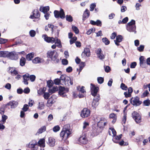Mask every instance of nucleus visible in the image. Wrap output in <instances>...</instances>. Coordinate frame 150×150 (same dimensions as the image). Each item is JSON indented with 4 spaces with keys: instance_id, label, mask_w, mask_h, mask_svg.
Returning a JSON list of instances; mask_svg holds the SVG:
<instances>
[{
    "instance_id": "f257e3e1",
    "label": "nucleus",
    "mask_w": 150,
    "mask_h": 150,
    "mask_svg": "<svg viewBox=\"0 0 150 150\" xmlns=\"http://www.w3.org/2000/svg\"><path fill=\"white\" fill-rule=\"evenodd\" d=\"M24 52H17L15 51L9 52L6 51H0V57L6 58L12 60H16L19 58V54H23Z\"/></svg>"
},
{
    "instance_id": "f03ea898",
    "label": "nucleus",
    "mask_w": 150,
    "mask_h": 150,
    "mask_svg": "<svg viewBox=\"0 0 150 150\" xmlns=\"http://www.w3.org/2000/svg\"><path fill=\"white\" fill-rule=\"evenodd\" d=\"M47 58L51 59L53 64H58L59 62V60L58 57V54L55 50L48 51L47 53Z\"/></svg>"
},
{
    "instance_id": "7ed1b4c3",
    "label": "nucleus",
    "mask_w": 150,
    "mask_h": 150,
    "mask_svg": "<svg viewBox=\"0 0 150 150\" xmlns=\"http://www.w3.org/2000/svg\"><path fill=\"white\" fill-rule=\"evenodd\" d=\"M70 126L69 125H67L64 126L62 130L60 133V135L62 139H66L71 134Z\"/></svg>"
},
{
    "instance_id": "20e7f679",
    "label": "nucleus",
    "mask_w": 150,
    "mask_h": 150,
    "mask_svg": "<svg viewBox=\"0 0 150 150\" xmlns=\"http://www.w3.org/2000/svg\"><path fill=\"white\" fill-rule=\"evenodd\" d=\"M54 13V16L56 18H58L60 17L61 19L64 18L65 17V13L64 10L62 8H60V11L57 10H55Z\"/></svg>"
},
{
    "instance_id": "39448f33",
    "label": "nucleus",
    "mask_w": 150,
    "mask_h": 150,
    "mask_svg": "<svg viewBox=\"0 0 150 150\" xmlns=\"http://www.w3.org/2000/svg\"><path fill=\"white\" fill-rule=\"evenodd\" d=\"M130 101L131 103L133 106H135L140 105L142 103V101L139 100V98L138 96H136L134 98L132 97Z\"/></svg>"
},
{
    "instance_id": "423d86ee",
    "label": "nucleus",
    "mask_w": 150,
    "mask_h": 150,
    "mask_svg": "<svg viewBox=\"0 0 150 150\" xmlns=\"http://www.w3.org/2000/svg\"><path fill=\"white\" fill-rule=\"evenodd\" d=\"M132 116L137 123H139L141 122V115L137 112L134 111L132 113Z\"/></svg>"
},
{
    "instance_id": "0eeeda50",
    "label": "nucleus",
    "mask_w": 150,
    "mask_h": 150,
    "mask_svg": "<svg viewBox=\"0 0 150 150\" xmlns=\"http://www.w3.org/2000/svg\"><path fill=\"white\" fill-rule=\"evenodd\" d=\"M91 94L94 97H95L98 95L97 92L99 90V87L96 86L94 85L92 83L91 84Z\"/></svg>"
},
{
    "instance_id": "6e6552de",
    "label": "nucleus",
    "mask_w": 150,
    "mask_h": 150,
    "mask_svg": "<svg viewBox=\"0 0 150 150\" xmlns=\"http://www.w3.org/2000/svg\"><path fill=\"white\" fill-rule=\"evenodd\" d=\"M28 146L31 150H37L38 146L37 141L35 140H32L29 143Z\"/></svg>"
},
{
    "instance_id": "1a4fd4ad",
    "label": "nucleus",
    "mask_w": 150,
    "mask_h": 150,
    "mask_svg": "<svg viewBox=\"0 0 150 150\" xmlns=\"http://www.w3.org/2000/svg\"><path fill=\"white\" fill-rule=\"evenodd\" d=\"M18 105V102L15 100L9 101L5 105V107H7V106H10L11 109H14L16 108Z\"/></svg>"
},
{
    "instance_id": "9d476101",
    "label": "nucleus",
    "mask_w": 150,
    "mask_h": 150,
    "mask_svg": "<svg viewBox=\"0 0 150 150\" xmlns=\"http://www.w3.org/2000/svg\"><path fill=\"white\" fill-rule=\"evenodd\" d=\"M90 110L87 108H85L81 111V116L83 118L87 117L90 115Z\"/></svg>"
},
{
    "instance_id": "9b49d317",
    "label": "nucleus",
    "mask_w": 150,
    "mask_h": 150,
    "mask_svg": "<svg viewBox=\"0 0 150 150\" xmlns=\"http://www.w3.org/2000/svg\"><path fill=\"white\" fill-rule=\"evenodd\" d=\"M100 99V98L99 94L94 97L92 103V107L94 108H96L99 104V100Z\"/></svg>"
},
{
    "instance_id": "f8f14e48",
    "label": "nucleus",
    "mask_w": 150,
    "mask_h": 150,
    "mask_svg": "<svg viewBox=\"0 0 150 150\" xmlns=\"http://www.w3.org/2000/svg\"><path fill=\"white\" fill-rule=\"evenodd\" d=\"M45 41L48 43H50L52 44L54 43L55 39L53 37H49L46 35H44L42 36Z\"/></svg>"
},
{
    "instance_id": "ddd939ff",
    "label": "nucleus",
    "mask_w": 150,
    "mask_h": 150,
    "mask_svg": "<svg viewBox=\"0 0 150 150\" xmlns=\"http://www.w3.org/2000/svg\"><path fill=\"white\" fill-rule=\"evenodd\" d=\"M98 57L101 60H103L105 58V56L102 53V51L101 48H98L96 52Z\"/></svg>"
},
{
    "instance_id": "4468645a",
    "label": "nucleus",
    "mask_w": 150,
    "mask_h": 150,
    "mask_svg": "<svg viewBox=\"0 0 150 150\" xmlns=\"http://www.w3.org/2000/svg\"><path fill=\"white\" fill-rule=\"evenodd\" d=\"M32 13L33 14L30 16V18L31 19H33L34 18H39L40 17V14L39 11L38 10H34Z\"/></svg>"
},
{
    "instance_id": "2eb2a0df",
    "label": "nucleus",
    "mask_w": 150,
    "mask_h": 150,
    "mask_svg": "<svg viewBox=\"0 0 150 150\" xmlns=\"http://www.w3.org/2000/svg\"><path fill=\"white\" fill-rule=\"evenodd\" d=\"M65 87H64L60 86L59 87V90L58 92L59 94L62 97H66L67 96L66 94H64L65 93L64 92Z\"/></svg>"
},
{
    "instance_id": "dca6fc26",
    "label": "nucleus",
    "mask_w": 150,
    "mask_h": 150,
    "mask_svg": "<svg viewBox=\"0 0 150 150\" xmlns=\"http://www.w3.org/2000/svg\"><path fill=\"white\" fill-rule=\"evenodd\" d=\"M89 16L90 11L87 9H86L84 11L83 15L82 21L83 22H84L86 19L88 18Z\"/></svg>"
},
{
    "instance_id": "f3484780",
    "label": "nucleus",
    "mask_w": 150,
    "mask_h": 150,
    "mask_svg": "<svg viewBox=\"0 0 150 150\" xmlns=\"http://www.w3.org/2000/svg\"><path fill=\"white\" fill-rule=\"evenodd\" d=\"M123 39L122 35H119L117 36L115 40H114L115 44L117 46L120 45L119 43L121 42Z\"/></svg>"
},
{
    "instance_id": "a211bd4d",
    "label": "nucleus",
    "mask_w": 150,
    "mask_h": 150,
    "mask_svg": "<svg viewBox=\"0 0 150 150\" xmlns=\"http://www.w3.org/2000/svg\"><path fill=\"white\" fill-rule=\"evenodd\" d=\"M69 79V77H68L66 74H62L60 77V81H63V82L65 84V83H66V84L68 85V79Z\"/></svg>"
},
{
    "instance_id": "6ab92c4d",
    "label": "nucleus",
    "mask_w": 150,
    "mask_h": 150,
    "mask_svg": "<svg viewBox=\"0 0 150 150\" xmlns=\"http://www.w3.org/2000/svg\"><path fill=\"white\" fill-rule=\"evenodd\" d=\"M55 139L52 137H50L48 138V141L47 143L49 146H53L55 145Z\"/></svg>"
},
{
    "instance_id": "aec40b11",
    "label": "nucleus",
    "mask_w": 150,
    "mask_h": 150,
    "mask_svg": "<svg viewBox=\"0 0 150 150\" xmlns=\"http://www.w3.org/2000/svg\"><path fill=\"white\" fill-rule=\"evenodd\" d=\"M79 141L81 143L84 144H86L88 142L87 139L86 138V136L84 135L79 137Z\"/></svg>"
},
{
    "instance_id": "412c9836",
    "label": "nucleus",
    "mask_w": 150,
    "mask_h": 150,
    "mask_svg": "<svg viewBox=\"0 0 150 150\" xmlns=\"http://www.w3.org/2000/svg\"><path fill=\"white\" fill-rule=\"evenodd\" d=\"M127 30L129 32H134L136 33V31H135L136 29V26L135 25L134 26H126Z\"/></svg>"
},
{
    "instance_id": "4be33fe9",
    "label": "nucleus",
    "mask_w": 150,
    "mask_h": 150,
    "mask_svg": "<svg viewBox=\"0 0 150 150\" xmlns=\"http://www.w3.org/2000/svg\"><path fill=\"white\" fill-rule=\"evenodd\" d=\"M23 82L25 84L28 85V81L29 79V74H28L26 73L23 76Z\"/></svg>"
},
{
    "instance_id": "5701e85b",
    "label": "nucleus",
    "mask_w": 150,
    "mask_h": 150,
    "mask_svg": "<svg viewBox=\"0 0 150 150\" xmlns=\"http://www.w3.org/2000/svg\"><path fill=\"white\" fill-rule=\"evenodd\" d=\"M49 10L50 7L49 6H46L43 7H41L40 8V11L43 12L44 13H47Z\"/></svg>"
},
{
    "instance_id": "b1692460",
    "label": "nucleus",
    "mask_w": 150,
    "mask_h": 150,
    "mask_svg": "<svg viewBox=\"0 0 150 150\" xmlns=\"http://www.w3.org/2000/svg\"><path fill=\"white\" fill-rule=\"evenodd\" d=\"M74 78L73 77H69V79H68V85L66 84V83H65V85L67 87L69 86L70 85H72L73 84V81H74Z\"/></svg>"
},
{
    "instance_id": "393cba45",
    "label": "nucleus",
    "mask_w": 150,
    "mask_h": 150,
    "mask_svg": "<svg viewBox=\"0 0 150 150\" xmlns=\"http://www.w3.org/2000/svg\"><path fill=\"white\" fill-rule=\"evenodd\" d=\"M83 54H84L87 57H89L90 55V52L89 49L88 48H85L82 54V55H83Z\"/></svg>"
},
{
    "instance_id": "a878e982",
    "label": "nucleus",
    "mask_w": 150,
    "mask_h": 150,
    "mask_svg": "<svg viewBox=\"0 0 150 150\" xmlns=\"http://www.w3.org/2000/svg\"><path fill=\"white\" fill-rule=\"evenodd\" d=\"M54 39H55V41L54 43H55V44H57V46L59 48H61L62 45L61 44L60 40L59 39H58L57 37H55Z\"/></svg>"
},
{
    "instance_id": "bb28decb",
    "label": "nucleus",
    "mask_w": 150,
    "mask_h": 150,
    "mask_svg": "<svg viewBox=\"0 0 150 150\" xmlns=\"http://www.w3.org/2000/svg\"><path fill=\"white\" fill-rule=\"evenodd\" d=\"M42 60L43 59H42L38 57H37L33 60L32 62L34 64H37L41 63Z\"/></svg>"
},
{
    "instance_id": "cd10ccee",
    "label": "nucleus",
    "mask_w": 150,
    "mask_h": 150,
    "mask_svg": "<svg viewBox=\"0 0 150 150\" xmlns=\"http://www.w3.org/2000/svg\"><path fill=\"white\" fill-rule=\"evenodd\" d=\"M122 136V134H121L117 136L114 137H113L112 139L113 141L115 143H118L119 140L121 138Z\"/></svg>"
},
{
    "instance_id": "c85d7f7f",
    "label": "nucleus",
    "mask_w": 150,
    "mask_h": 150,
    "mask_svg": "<svg viewBox=\"0 0 150 150\" xmlns=\"http://www.w3.org/2000/svg\"><path fill=\"white\" fill-rule=\"evenodd\" d=\"M34 53L31 52L28 54L26 56V59L28 61H30L34 57Z\"/></svg>"
},
{
    "instance_id": "c756f323",
    "label": "nucleus",
    "mask_w": 150,
    "mask_h": 150,
    "mask_svg": "<svg viewBox=\"0 0 150 150\" xmlns=\"http://www.w3.org/2000/svg\"><path fill=\"white\" fill-rule=\"evenodd\" d=\"M26 61V59L25 58L22 57L20 59V64L22 67L25 65Z\"/></svg>"
},
{
    "instance_id": "7c9ffc66",
    "label": "nucleus",
    "mask_w": 150,
    "mask_h": 150,
    "mask_svg": "<svg viewBox=\"0 0 150 150\" xmlns=\"http://www.w3.org/2000/svg\"><path fill=\"white\" fill-rule=\"evenodd\" d=\"M45 139H42L38 141L37 144H38L40 146H41L43 147H44L45 146Z\"/></svg>"
},
{
    "instance_id": "2f4dec72",
    "label": "nucleus",
    "mask_w": 150,
    "mask_h": 150,
    "mask_svg": "<svg viewBox=\"0 0 150 150\" xmlns=\"http://www.w3.org/2000/svg\"><path fill=\"white\" fill-rule=\"evenodd\" d=\"M58 90V88L57 86H54L52 89H49V93L52 94L54 93L55 92Z\"/></svg>"
},
{
    "instance_id": "473e14b6",
    "label": "nucleus",
    "mask_w": 150,
    "mask_h": 150,
    "mask_svg": "<svg viewBox=\"0 0 150 150\" xmlns=\"http://www.w3.org/2000/svg\"><path fill=\"white\" fill-rule=\"evenodd\" d=\"M128 20V17H126L123 18L122 21L121 20L118 21V23L119 24H125L126 23Z\"/></svg>"
},
{
    "instance_id": "72a5a7b5",
    "label": "nucleus",
    "mask_w": 150,
    "mask_h": 150,
    "mask_svg": "<svg viewBox=\"0 0 150 150\" xmlns=\"http://www.w3.org/2000/svg\"><path fill=\"white\" fill-rule=\"evenodd\" d=\"M46 129V128L45 126H43L38 130L37 133L39 134H41L45 131Z\"/></svg>"
},
{
    "instance_id": "f704fd0d",
    "label": "nucleus",
    "mask_w": 150,
    "mask_h": 150,
    "mask_svg": "<svg viewBox=\"0 0 150 150\" xmlns=\"http://www.w3.org/2000/svg\"><path fill=\"white\" fill-rule=\"evenodd\" d=\"M102 40V42L104 43L106 45H108L110 43L109 40L106 37L103 38Z\"/></svg>"
},
{
    "instance_id": "c9c22d12",
    "label": "nucleus",
    "mask_w": 150,
    "mask_h": 150,
    "mask_svg": "<svg viewBox=\"0 0 150 150\" xmlns=\"http://www.w3.org/2000/svg\"><path fill=\"white\" fill-rule=\"evenodd\" d=\"M66 20L69 22H71L73 21L72 17L70 15H67L66 16Z\"/></svg>"
},
{
    "instance_id": "e433bc0d",
    "label": "nucleus",
    "mask_w": 150,
    "mask_h": 150,
    "mask_svg": "<svg viewBox=\"0 0 150 150\" xmlns=\"http://www.w3.org/2000/svg\"><path fill=\"white\" fill-rule=\"evenodd\" d=\"M85 66V62H81L80 63V64H79V74H80V72L81 71L82 69H83V68Z\"/></svg>"
},
{
    "instance_id": "4c0bfd02",
    "label": "nucleus",
    "mask_w": 150,
    "mask_h": 150,
    "mask_svg": "<svg viewBox=\"0 0 150 150\" xmlns=\"http://www.w3.org/2000/svg\"><path fill=\"white\" fill-rule=\"evenodd\" d=\"M54 102L52 100H51V99L50 98L47 101V107H51L52 104H53Z\"/></svg>"
},
{
    "instance_id": "58836bf2",
    "label": "nucleus",
    "mask_w": 150,
    "mask_h": 150,
    "mask_svg": "<svg viewBox=\"0 0 150 150\" xmlns=\"http://www.w3.org/2000/svg\"><path fill=\"white\" fill-rule=\"evenodd\" d=\"M120 88L122 90L125 91H126L128 89L127 86L123 83H121L120 86Z\"/></svg>"
},
{
    "instance_id": "ea45409f",
    "label": "nucleus",
    "mask_w": 150,
    "mask_h": 150,
    "mask_svg": "<svg viewBox=\"0 0 150 150\" xmlns=\"http://www.w3.org/2000/svg\"><path fill=\"white\" fill-rule=\"evenodd\" d=\"M22 42V41L21 40H19L18 41H16L14 44H13L11 45V47H16L17 45L21 44Z\"/></svg>"
},
{
    "instance_id": "a19ab883",
    "label": "nucleus",
    "mask_w": 150,
    "mask_h": 150,
    "mask_svg": "<svg viewBox=\"0 0 150 150\" xmlns=\"http://www.w3.org/2000/svg\"><path fill=\"white\" fill-rule=\"evenodd\" d=\"M150 104V100L148 99L144 100L143 102V106H149Z\"/></svg>"
},
{
    "instance_id": "79ce46f5",
    "label": "nucleus",
    "mask_w": 150,
    "mask_h": 150,
    "mask_svg": "<svg viewBox=\"0 0 150 150\" xmlns=\"http://www.w3.org/2000/svg\"><path fill=\"white\" fill-rule=\"evenodd\" d=\"M72 28L76 34H78L79 33V30L76 26L74 25L72 26Z\"/></svg>"
},
{
    "instance_id": "37998d69",
    "label": "nucleus",
    "mask_w": 150,
    "mask_h": 150,
    "mask_svg": "<svg viewBox=\"0 0 150 150\" xmlns=\"http://www.w3.org/2000/svg\"><path fill=\"white\" fill-rule=\"evenodd\" d=\"M84 87L83 86H82L81 88H80V87H77V90L79 91L81 93H86V91L84 89Z\"/></svg>"
},
{
    "instance_id": "c03bdc74",
    "label": "nucleus",
    "mask_w": 150,
    "mask_h": 150,
    "mask_svg": "<svg viewBox=\"0 0 150 150\" xmlns=\"http://www.w3.org/2000/svg\"><path fill=\"white\" fill-rule=\"evenodd\" d=\"M135 21L134 20H132L131 21L129 22L126 25V26H134V25H135Z\"/></svg>"
},
{
    "instance_id": "a18cd8bd",
    "label": "nucleus",
    "mask_w": 150,
    "mask_h": 150,
    "mask_svg": "<svg viewBox=\"0 0 150 150\" xmlns=\"http://www.w3.org/2000/svg\"><path fill=\"white\" fill-rule=\"evenodd\" d=\"M53 84V83L51 80H49L47 81V86L50 88L52 86Z\"/></svg>"
},
{
    "instance_id": "49530a36",
    "label": "nucleus",
    "mask_w": 150,
    "mask_h": 150,
    "mask_svg": "<svg viewBox=\"0 0 150 150\" xmlns=\"http://www.w3.org/2000/svg\"><path fill=\"white\" fill-rule=\"evenodd\" d=\"M29 108V106L27 104H25L24 105L23 108H22V111L26 112Z\"/></svg>"
},
{
    "instance_id": "de8ad7c7",
    "label": "nucleus",
    "mask_w": 150,
    "mask_h": 150,
    "mask_svg": "<svg viewBox=\"0 0 150 150\" xmlns=\"http://www.w3.org/2000/svg\"><path fill=\"white\" fill-rule=\"evenodd\" d=\"M60 129V127L59 125H56L53 128V130L54 132L58 131Z\"/></svg>"
},
{
    "instance_id": "09e8293b",
    "label": "nucleus",
    "mask_w": 150,
    "mask_h": 150,
    "mask_svg": "<svg viewBox=\"0 0 150 150\" xmlns=\"http://www.w3.org/2000/svg\"><path fill=\"white\" fill-rule=\"evenodd\" d=\"M97 81L98 83L102 84L103 82L104 78L101 77H98L97 78Z\"/></svg>"
},
{
    "instance_id": "8fccbe9b",
    "label": "nucleus",
    "mask_w": 150,
    "mask_h": 150,
    "mask_svg": "<svg viewBox=\"0 0 150 150\" xmlns=\"http://www.w3.org/2000/svg\"><path fill=\"white\" fill-rule=\"evenodd\" d=\"M29 34L31 37H34L36 34L35 31L34 30H31L29 32Z\"/></svg>"
},
{
    "instance_id": "3c124183",
    "label": "nucleus",
    "mask_w": 150,
    "mask_h": 150,
    "mask_svg": "<svg viewBox=\"0 0 150 150\" xmlns=\"http://www.w3.org/2000/svg\"><path fill=\"white\" fill-rule=\"evenodd\" d=\"M45 91V88H40L38 91V93L40 95L42 94L43 93H44Z\"/></svg>"
},
{
    "instance_id": "603ef678",
    "label": "nucleus",
    "mask_w": 150,
    "mask_h": 150,
    "mask_svg": "<svg viewBox=\"0 0 150 150\" xmlns=\"http://www.w3.org/2000/svg\"><path fill=\"white\" fill-rule=\"evenodd\" d=\"M8 118V117L4 115H3L2 116L1 121L3 123H4L6 122V120Z\"/></svg>"
},
{
    "instance_id": "864d4df0",
    "label": "nucleus",
    "mask_w": 150,
    "mask_h": 150,
    "mask_svg": "<svg viewBox=\"0 0 150 150\" xmlns=\"http://www.w3.org/2000/svg\"><path fill=\"white\" fill-rule=\"evenodd\" d=\"M127 119V113L125 112H124V115L123 117L122 122V123H124L125 124V123L126 120Z\"/></svg>"
},
{
    "instance_id": "5fc2aeb1",
    "label": "nucleus",
    "mask_w": 150,
    "mask_h": 150,
    "mask_svg": "<svg viewBox=\"0 0 150 150\" xmlns=\"http://www.w3.org/2000/svg\"><path fill=\"white\" fill-rule=\"evenodd\" d=\"M144 46L143 45H141L137 48L138 50L140 52H143L144 50Z\"/></svg>"
},
{
    "instance_id": "6e6d98bb",
    "label": "nucleus",
    "mask_w": 150,
    "mask_h": 150,
    "mask_svg": "<svg viewBox=\"0 0 150 150\" xmlns=\"http://www.w3.org/2000/svg\"><path fill=\"white\" fill-rule=\"evenodd\" d=\"M36 78V76L34 75H31L29 76V79L32 82L34 81Z\"/></svg>"
},
{
    "instance_id": "4d7b16f0",
    "label": "nucleus",
    "mask_w": 150,
    "mask_h": 150,
    "mask_svg": "<svg viewBox=\"0 0 150 150\" xmlns=\"http://www.w3.org/2000/svg\"><path fill=\"white\" fill-rule=\"evenodd\" d=\"M54 83L57 85H59L60 84L61 81L59 79H56L54 81Z\"/></svg>"
},
{
    "instance_id": "13d9d810",
    "label": "nucleus",
    "mask_w": 150,
    "mask_h": 150,
    "mask_svg": "<svg viewBox=\"0 0 150 150\" xmlns=\"http://www.w3.org/2000/svg\"><path fill=\"white\" fill-rule=\"evenodd\" d=\"M96 5L94 3H93L91 4L90 6V11H92L93 10L94 8L96 7Z\"/></svg>"
},
{
    "instance_id": "bf43d9fd",
    "label": "nucleus",
    "mask_w": 150,
    "mask_h": 150,
    "mask_svg": "<svg viewBox=\"0 0 150 150\" xmlns=\"http://www.w3.org/2000/svg\"><path fill=\"white\" fill-rule=\"evenodd\" d=\"M109 129L110 130H111V131L112 132V133L113 134L112 136H113L114 137H115L116 134V132L115 131V129L113 128H112V127H110Z\"/></svg>"
},
{
    "instance_id": "052dcab7",
    "label": "nucleus",
    "mask_w": 150,
    "mask_h": 150,
    "mask_svg": "<svg viewBox=\"0 0 150 150\" xmlns=\"http://www.w3.org/2000/svg\"><path fill=\"white\" fill-rule=\"evenodd\" d=\"M49 93H45L43 97L45 99H48L50 96V94H49Z\"/></svg>"
},
{
    "instance_id": "680f3d73",
    "label": "nucleus",
    "mask_w": 150,
    "mask_h": 150,
    "mask_svg": "<svg viewBox=\"0 0 150 150\" xmlns=\"http://www.w3.org/2000/svg\"><path fill=\"white\" fill-rule=\"evenodd\" d=\"M139 64L140 65H141V64H143V63H144V57L143 56H141L139 58Z\"/></svg>"
},
{
    "instance_id": "e2e57ef3",
    "label": "nucleus",
    "mask_w": 150,
    "mask_h": 150,
    "mask_svg": "<svg viewBox=\"0 0 150 150\" xmlns=\"http://www.w3.org/2000/svg\"><path fill=\"white\" fill-rule=\"evenodd\" d=\"M62 64L64 65H67L68 63V61L66 59H62Z\"/></svg>"
},
{
    "instance_id": "0e129e2a",
    "label": "nucleus",
    "mask_w": 150,
    "mask_h": 150,
    "mask_svg": "<svg viewBox=\"0 0 150 150\" xmlns=\"http://www.w3.org/2000/svg\"><path fill=\"white\" fill-rule=\"evenodd\" d=\"M149 93L148 92L147 90H146L145 91V92H144L142 95V97H146L149 94Z\"/></svg>"
},
{
    "instance_id": "69168bd1",
    "label": "nucleus",
    "mask_w": 150,
    "mask_h": 150,
    "mask_svg": "<svg viewBox=\"0 0 150 150\" xmlns=\"http://www.w3.org/2000/svg\"><path fill=\"white\" fill-rule=\"evenodd\" d=\"M30 89L28 87L25 88L23 91V92L26 94L30 92Z\"/></svg>"
},
{
    "instance_id": "338daca9",
    "label": "nucleus",
    "mask_w": 150,
    "mask_h": 150,
    "mask_svg": "<svg viewBox=\"0 0 150 150\" xmlns=\"http://www.w3.org/2000/svg\"><path fill=\"white\" fill-rule=\"evenodd\" d=\"M96 25L101 26L102 25L101 22L100 20H97L96 21Z\"/></svg>"
},
{
    "instance_id": "774afa93",
    "label": "nucleus",
    "mask_w": 150,
    "mask_h": 150,
    "mask_svg": "<svg viewBox=\"0 0 150 150\" xmlns=\"http://www.w3.org/2000/svg\"><path fill=\"white\" fill-rule=\"evenodd\" d=\"M117 37V33H116L114 32L112 33L110 36V38L112 39H114L116 37Z\"/></svg>"
}]
</instances>
